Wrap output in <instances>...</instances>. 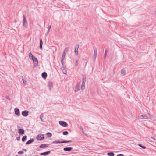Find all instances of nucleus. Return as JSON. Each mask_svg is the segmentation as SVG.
I'll use <instances>...</instances> for the list:
<instances>
[{
    "instance_id": "20",
    "label": "nucleus",
    "mask_w": 156,
    "mask_h": 156,
    "mask_svg": "<svg viewBox=\"0 0 156 156\" xmlns=\"http://www.w3.org/2000/svg\"><path fill=\"white\" fill-rule=\"evenodd\" d=\"M72 142L71 140H69V141H66V140H63L61 141H59V143H69L71 142Z\"/></svg>"
},
{
    "instance_id": "25",
    "label": "nucleus",
    "mask_w": 156,
    "mask_h": 156,
    "mask_svg": "<svg viewBox=\"0 0 156 156\" xmlns=\"http://www.w3.org/2000/svg\"><path fill=\"white\" fill-rule=\"evenodd\" d=\"M69 49V48L68 47H66V48H65L64 51H63V53H64L65 54V55H66V52H67V51Z\"/></svg>"
},
{
    "instance_id": "29",
    "label": "nucleus",
    "mask_w": 156,
    "mask_h": 156,
    "mask_svg": "<svg viewBox=\"0 0 156 156\" xmlns=\"http://www.w3.org/2000/svg\"><path fill=\"white\" fill-rule=\"evenodd\" d=\"M52 144H58L59 143V141L58 140H55L52 141L51 143Z\"/></svg>"
},
{
    "instance_id": "38",
    "label": "nucleus",
    "mask_w": 156,
    "mask_h": 156,
    "mask_svg": "<svg viewBox=\"0 0 156 156\" xmlns=\"http://www.w3.org/2000/svg\"><path fill=\"white\" fill-rule=\"evenodd\" d=\"M78 61L77 60L76 61V63H75V66H78Z\"/></svg>"
},
{
    "instance_id": "39",
    "label": "nucleus",
    "mask_w": 156,
    "mask_h": 156,
    "mask_svg": "<svg viewBox=\"0 0 156 156\" xmlns=\"http://www.w3.org/2000/svg\"><path fill=\"white\" fill-rule=\"evenodd\" d=\"M6 98L7 99H8V100H10V98H9V97L8 96H6Z\"/></svg>"
},
{
    "instance_id": "10",
    "label": "nucleus",
    "mask_w": 156,
    "mask_h": 156,
    "mask_svg": "<svg viewBox=\"0 0 156 156\" xmlns=\"http://www.w3.org/2000/svg\"><path fill=\"white\" fill-rule=\"evenodd\" d=\"M79 48V45L77 44L75 46V54L76 55H78V48Z\"/></svg>"
},
{
    "instance_id": "16",
    "label": "nucleus",
    "mask_w": 156,
    "mask_h": 156,
    "mask_svg": "<svg viewBox=\"0 0 156 156\" xmlns=\"http://www.w3.org/2000/svg\"><path fill=\"white\" fill-rule=\"evenodd\" d=\"M18 133L19 134H23L24 133V131L23 129H19Z\"/></svg>"
},
{
    "instance_id": "2",
    "label": "nucleus",
    "mask_w": 156,
    "mask_h": 156,
    "mask_svg": "<svg viewBox=\"0 0 156 156\" xmlns=\"http://www.w3.org/2000/svg\"><path fill=\"white\" fill-rule=\"evenodd\" d=\"M150 117L149 114H145L141 115L140 116V118L141 119H149Z\"/></svg>"
},
{
    "instance_id": "13",
    "label": "nucleus",
    "mask_w": 156,
    "mask_h": 156,
    "mask_svg": "<svg viewBox=\"0 0 156 156\" xmlns=\"http://www.w3.org/2000/svg\"><path fill=\"white\" fill-rule=\"evenodd\" d=\"M73 149V148L71 147H65L63 149L64 151H70L72 150Z\"/></svg>"
},
{
    "instance_id": "37",
    "label": "nucleus",
    "mask_w": 156,
    "mask_h": 156,
    "mask_svg": "<svg viewBox=\"0 0 156 156\" xmlns=\"http://www.w3.org/2000/svg\"><path fill=\"white\" fill-rule=\"evenodd\" d=\"M20 136H19L16 137V139L17 140L19 141L20 140Z\"/></svg>"
},
{
    "instance_id": "9",
    "label": "nucleus",
    "mask_w": 156,
    "mask_h": 156,
    "mask_svg": "<svg viewBox=\"0 0 156 156\" xmlns=\"http://www.w3.org/2000/svg\"><path fill=\"white\" fill-rule=\"evenodd\" d=\"M28 111L27 110H24L22 112V114L23 116L26 117L28 115Z\"/></svg>"
},
{
    "instance_id": "44",
    "label": "nucleus",
    "mask_w": 156,
    "mask_h": 156,
    "mask_svg": "<svg viewBox=\"0 0 156 156\" xmlns=\"http://www.w3.org/2000/svg\"><path fill=\"white\" fill-rule=\"evenodd\" d=\"M14 156H18V155H15Z\"/></svg>"
},
{
    "instance_id": "8",
    "label": "nucleus",
    "mask_w": 156,
    "mask_h": 156,
    "mask_svg": "<svg viewBox=\"0 0 156 156\" xmlns=\"http://www.w3.org/2000/svg\"><path fill=\"white\" fill-rule=\"evenodd\" d=\"M14 111L15 114L17 115V116H20V112L19 109L17 108H16L14 109Z\"/></svg>"
},
{
    "instance_id": "31",
    "label": "nucleus",
    "mask_w": 156,
    "mask_h": 156,
    "mask_svg": "<svg viewBox=\"0 0 156 156\" xmlns=\"http://www.w3.org/2000/svg\"><path fill=\"white\" fill-rule=\"evenodd\" d=\"M64 54H65L64 53L62 54V56L61 58V60H64V59L65 57V55Z\"/></svg>"
},
{
    "instance_id": "42",
    "label": "nucleus",
    "mask_w": 156,
    "mask_h": 156,
    "mask_svg": "<svg viewBox=\"0 0 156 156\" xmlns=\"http://www.w3.org/2000/svg\"><path fill=\"white\" fill-rule=\"evenodd\" d=\"M23 82L24 84H26V81H24L23 80Z\"/></svg>"
},
{
    "instance_id": "22",
    "label": "nucleus",
    "mask_w": 156,
    "mask_h": 156,
    "mask_svg": "<svg viewBox=\"0 0 156 156\" xmlns=\"http://www.w3.org/2000/svg\"><path fill=\"white\" fill-rule=\"evenodd\" d=\"M61 69L62 70L63 73L64 74H66L67 73V71L65 69H64V67H61Z\"/></svg>"
},
{
    "instance_id": "17",
    "label": "nucleus",
    "mask_w": 156,
    "mask_h": 156,
    "mask_svg": "<svg viewBox=\"0 0 156 156\" xmlns=\"http://www.w3.org/2000/svg\"><path fill=\"white\" fill-rule=\"evenodd\" d=\"M126 74V70L125 69H122L121 71V75L122 76H123L125 75Z\"/></svg>"
},
{
    "instance_id": "24",
    "label": "nucleus",
    "mask_w": 156,
    "mask_h": 156,
    "mask_svg": "<svg viewBox=\"0 0 156 156\" xmlns=\"http://www.w3.org/2000/svg\"><path fill=\"white\" fill-rule=\"evenodd\" d=\"M44 116V114L43 113H42L41 115H40V119H41V121L42 122H44V120L43 119V117Z\"/></svg>"
},
{
    "instance_id": "6",
    "label": "nucleus",
    "mask_w": 156,
    "mask_h": 156,
    "mask_svg": "<svg viewBox=\"0 0 156 156\" xmlns=\"http://www.w3.org/2000/svg\"><path fill=\"white\" fill-rule=\"evenodd\" d=\"M23 25L24 27H27V26L26 17L24 15H23Z\"/></svg>"
},
{
    "instance_id": "41",
    "label": "nucleus",
    "mask_w": 156,
    "mask_h": 156,
    "mask_svg": "<svg viewBox=\"0 0 156 156\" xmlns=\"http://www.w3.org/2000/svg\"><path fill=\"white\" fill-rule=\"evenodd\" d=\"M63 60H61V63H62V65L63 66H64V63H63Z\"/></svg>"
},
{
    "instance_id": "7",
    "label": "nucleus",
    "mask_w": 156,
    "mask_h": 156,
    "mask_svg": "<svg viewBox=\"0 0 156 156\" xmlns=\"http://www.w3.org/2000/svg\"><path fill=\"white\" fill-rule=\"evenodd\" d=\"M94 55L93 56V59L95 60L97 55V49L96 48H94Z\"/></svg>"
},
{
    "instance_id": "19",
    "label": "nucleus",
    "mask_w": 156,
    "mask_h": 156,
    "mask_svg": "<svg viewBox=\"0 0 156 156\" xmlns=\"http://www.w3.org/2000/svg\"><path fill=\"white\" fill-rule=\"evenodd\" d=\"M80 90V87L79 85H77L76 86L75 91L76 92H78Z\"/></svg>"
},
{
    "instance_id": "30",
    "label": "nucleus",
    "mask_w": 156,
    "mask_h": 156,
    "mask_svg": "<svg viewBox=\"0 0 156 156\" xmlns=\"http://www.w3.org/2000/svg\"><path fill=\"white\" fill-rule=\"evenodd\" d=\"M48 85L50 87V89L51 88V86H52V83L50 82H48Z\"/></svg>"
},
{
    "instance_id": "21",
    "label": "nucleus",
    "mask_w": 156,
    "mask_h": 156,
    "mask_svg": "<svg viewBox=\"0 0 156 156\" xmlns=\"http://www.w3.org/2000/svg\"><path fill=\"white\" fill-rule=\"evenodd\" d=\"M107 155L109 156H114L115 154L113 152H108L107 154Z\"/></svg>"
},
{
    "instance_id": "18",
    "label": "nucleus",
    "mask_w": 156,
    "mask_h": 156,
    "mask_svg": "<svg viewBox=\"0 0 156 156\" xmlns=\"http://www.w3.org/2000/svg\"><path fill=\"white\" fill-rule=\"evenodd\" d=\"M43 41L41 39L40 41V48L41 50H42Z\"/></svg>"
},
{
    "instance_id": "4",
    "label": "nucleus",
    "mask_w": 156,
    "mask_h": 156,
    "mask_svg": "<svg viewBox=\"0 0 156 156\" xmlns=\"http://www.w3.org/2000/svg\"><path fill=\"white\" fill-rule=\"evenodd\" d=\"M37 138L39 140H42L44 138V135L40 134L37 136Z\"/></svg>"
},
{
    "instance_id": "12",
    "label": "nucleus",
    "mask_w": 156,
    "mask_h": 156,
    "mask_svg": "<svg viewBox=\"0 0 156 156\" xmlns=\"http://www.w3.org/2000/svg\"><path fill=\"white\" fill-rule=\"evenodd\" d=\"M48 145L46 144H42L39 146V148H44L48 147Z\"/></svg>"
},
{
    "instance_id": "11",
    "label": "nucleus",
    "mask_w": 156,
    "mask_h": 156,
    "mask_svg": "<svg viewBox=\"0 0 156 156\" xmlns=\"http://www.w3.org/2000/svg\"><path fill=\"white\" fill-rule=\"evenodd\" d=\"M51 153L50 151H48L43 153H40V155L47 156L48 155Z\"/></svg>"
},
{
    "instance_id": "35",
    "label": "nucleus",
    "mask_w": 156,
    "mask_h": 156,
    "mask_svg": "<svg viewBox=\"0 0 156 156\" xmlns=\"http://www.w3.org/2000/svg\"><path fill=\"white\" fill-rule=\"evenodd\" d=\"M51 28V25H49L48 26V30H49L50 31V30Z\"/></svg>"
},
{
    "instance_id": "26",
    "label": "nucleus",
    "mask_w": 156,
    "mask_h": 156,
    "mask_svg": "<svg viewBox=\"0 0 156 156\" xmlns=\"http://www.w3.org/2000/svg\"><path fill=\"white\" fill-rule=\"evenodd\" d=\"M46 135H47L48 137H51L52 135V134L50 132L47 133H46Z\"/></svg>"
},
{
    "instance_id": "14",
    "label": "nucleus",
    "mask_w": 156,
    "mask_h": 156,
    "mask_svg": "<svg viewBox=\"0 0 156 156\" xmlns=\"http://www.w3.org/2000/svg\"><path fill=\"white\" fill-rule=\"evenodd\" d=\"M41 76L44 79L46 78L47 76V73L45 72H43L42 73Z\"/></svg>"
},
{
    "instance_id": "1",
    "label": "nucleus",
    "mask_w": 156,
    "mask_h": 156,
    "mask_svg": "<svg viewBox=\"0 0 156 156\" xmlns=\"http://www.w3.org/2000/svg\"><path fill=\"white\" fill-rule=\"evenodd\" d=\"M29 56L30 58L32 59L34 62V66L36 67L37 66L38 61L36 58L34 57L31 52H30L29 54Z\"/></svg>"
},
{
    "instance_id": "40",
    "label": "nucleus",
    "mask_w": 156,
    "mask_h": 156,
    "mask_svg": "<svg viewBox=\"0 0 156 156\" xmlns=\"http://www.w3.org/2000/svg\"><path fill=\"white\" fill-rule=\"evenodd\" d=\"M117 156H124L123 154H118Z\"/></svg>"
},
{
    "instance_id": "32",
    "label": "nucleus",
    "mask_w": 156,
    "mask_h": 156,
    "mask_svg": "<svg viewBox=\"0 0 156 156\" xmlns=\"http://www.w3.org/2000/svg\"><path fill=\"white\" fill-rule=\"evenodd\" d=\"M23 153V151H20L18 152V153L20 154H22Z\"/></svg>"
},
{
    "instance_id": "23",
    "label": "nucleus",
    "mask_w": 156,
    "mask_h": 156,
    "mask_svg": "<svg viewBox=\"0 0 156 156\" xmlns=\"http://www.w3.org/2000/svg\"><path fill=\"white\" fill-rule=\"evenodd\" d=\"M27 136L26 135L23 136L22 139L23 142H25L27 139Z\"/></svg>"
},
{
    "instance_id": "34",
    "label": "nucleus",
    "mask_w": 156,
    "mask_h": 156,
    "mask_svg": "<svg viewBox=\"0 0 156 156\" xmlns=\"http://www.w3.org/2000/svg\"><path fill=\"white\" fill-rule=\"evenodd\" d=\"M80 129L82 132L84 133L83 128L81 126L80 127Z\"/></svg>"
},
{
    "instance_id": "36",
    "label": "nucleus",
    "mask_w": 156,
    "mask_h": 156,
    "mask_svg": "<svg viewBox=\"0 0 156 156\" xmlns=\"http://www.w3.org/2000/svg\"><path fill=\"white\" fill-rule=\"evenodd\" d=\"M50 32L49 30H47L46 34H45V36H47L48 35V34L49 32Z\"/></svg>"
},
{
    "instance_id": "27",
    "label": "nucleus",
    "mask_w": 156,
    "mask_h": 156,
    "mask_svg": "<svg viewBox=\"0 0 156 156\" xmlns=\"http://www.w3.org/2000/svg\"><path fill=\"white\" fill-rule=\"evenodd\" d=\"M138 145L140 147H141L143 149H145L146 148V147L145 146L142 145V144H138Z\"/></svg>"
},
{
    "instance_id": "28",
    "label": "nucleus",
    "mask_w": 156,
    "mask_h": 156,
    "mask_svg": "<svg viewBox=\"0 0 156 156\" xmlns=\"http://www.w3.org/2000/svg\"><path fill=\"white\" fill-rule=\"evenodd\" d=\"M68 132L67 131H65L63 132L62 134L65 135H67L68 134Z\"/></svg>"
},
{
    "instance_id": "33",
    "label": "nucleus",
    "mask_w": 156,
    "mask_h": 156,
    "mask_svg": "<svg viewBox=\"0 0 156 156\" xmlns=\"http://www.w3.org/2000/svg\"><path fill=\"white\" fill-rule=\"evenodd\" d=\"M107 50L106 49L105 51V53L104 54V58H105L107 56Z\"/></svg>"
},
{
    "instance_id": "15",
    "label": "nucleus",
    "mask_w": 156,
    "mask_h": 156,
    "mask_svg": "<svg viewBox=\"0 0 156 156\" xmlns=\"http://www.w3.org/2000/svg\"><path fill=\"white\" fill-rule=\"evenodd\" d=\"M34 141V139L33 138L31 139H30L29 140H28L27 142H26V144H31L33 143Z\"/></svg>"
},
{
    "instance_id": "5",
    "label": "nucleus",
    "mask_w": 156,
    "mask_h": 156,
    "mask_svg": "<svg viewBox=\"0 0 156 156\" xmlns=\"http://www.w3.org/2000/svg\"><path fill=\"white\" fill-rule=\"evenodd\" d=\"M59 124L60 125L64 127H66L68 126L67 123L64 121H59Z\"/></svg>"
},
{
    "instance_id": "3",
    "label": "nucleus",
    "mask_w": 156,
    "mask_h": 156,
    "mask_svg": "<svg viewBox=\"0 0 156 156\" xmlns=\"http://www.w3.org/2000/svg\"><path fill=\"white\" fill-rule=\"evenodd\" d=\"M86 78L85 77H83L82 78V83L81 85V89L82 90L85 88Z\"/></svg>"
},
{
    "instance_id": "45",
    "label": "nucleus",
    "mask_w": 156,
    "mask_h": 156,
    "mask_svg": "<svg viewBox=\"0 0 156 156\" xmlns=\"http://www.w3.org/2000/svg\"><path fill=\"white\" fill-rule=\"evenodd\" d=\"M151 138H152V139H153V137H151Z\"/></svg>"
},
{
    "instance_id": "43",
    "label": "nucleus",
    "mask_w": 156,
    "mask_h": 156,
    "mask_svg": "<svg viewBox=\"0 0 156 156\" xmlns=\"http://www.w3.org/2000/svg\"><path fill=\"white\" fill-rule=\"evenodd\" d=\"M22 151H27V150H26V149H23Z\"/></svg>"
}]
</instances>
